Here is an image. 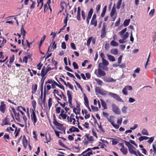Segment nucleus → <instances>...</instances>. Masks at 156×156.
Returning <instances> with one entry per match:
<instances>
[{
    "label": "nucleus",
    "instance_id": "6e6552de",
    "mask_svg": "<svg viewBox=\"0 0 156 156\" xmlns=\"http://www.w3.org/2000/svg\"><path fill=\"white\" fill-rule=\"evenodd\" d=\"M52 65H54V68H52L51 67H48V66H47L46 69L48 70V71H49L53 69H54L55 68V69H57V62L55 61V60H53L52 59Z\"/></svg>",
    "mask_w": 156,
    "mask_h": 156
},
{
    "label": "nucleus",
    "instance_id": "052dcab7",
    "mask_svg": "<svg viewBox=\"0 0 156 156\" xmlns=\"http://www.w3.org/2000/svg\"><path fill=\"white\" fill-rule=\"evenodd\" d=\"M61 108L60 107H56L55 111L57 114H59L60 113Z\"/></svg>",
    "mask_w": 156,
    "mask_h": 156
},
{
    "label": "nucleus",
    "instance_id": "6ab92c4d",
    "mask_svg": "<svg viewBox=\"0 0 156 156\" xmlns=\"http://www.w3.org/2000/svg\"><path fill=\"white\" fill-rule=\"evenodd\" d=\"M37 89V85L36 84L33 85L32 87V93L33 94H34Z\"/></svg>",
    "mask_w": 156,
    "mask_h": 156
},
{
    "label": "nucleus",
    "instance_id": "680f3d73",
    "mask_svg": "<svg viewBox=\"0 0 156 156\" xmlns=\"http://www.w3.org/2000/svg\"><path fill=\"white\" fill-rule=\"evenodd\" d=\"M51 84V87L52 89H55V86H57L58 83H56L55 81L54 82Z\"/></svg>",
    "mask_w": 156,
    "mask_h": 156
},
{
    "label": "nucleus",
    "instance_id": "f03ea898",
    "mask_svg": "<svg viewBox=\"0 0 156 156\" xmlns=\"http://www.w3.org/2000/svg\"><path fill=\"white\" fill-rule=\"evenodd\" d=\"M35 109H32V111H31V120L33 122V124L34 126H35L36 123L37 121V118L36 115L35 114Z\"/></svg>",
    "mask_w": 156,
    "mask_h": 156
},
{
    "label": "nucleus",
    "instance_id": "58836bf2",
    "mask_svg": "<svg viewBox=\"0 0 156 156\" xmlns=\"http://www.w3.org/2000/svg\"><path fill=\"white\" fill-rule=\"evenodd\" d=\"M122 0H119L117 3L116 7L118 9L120 8V5L122 3Z\"/></svg>",
    "mask_w": 156,
    "mask_h": 156
},
{
    "label": "nucleus",
    "instance_id": "13d9d810",
    "mask_svg": "<svg viewBox=\"0 0 156 156\" xmlns=\"http://www.w3.org/2000/svg\"><path fill=\"white\" fill-rule=\"evenodd\" d=\"M43 64H41V62H39L38 64L37 65V69L39 70H40L43 66Z\"/></svg>",
    "mask_w": 156,
    "mask_h": 156
},
{
    "label": "nucleus",
    "instance_id": "f8f14e48",
    "mask_svg": "<svg viewBox=\"0 0 156 156\" xmlns=\"http://www.w3.org/2000/svg\"><path fill=\"white\" fill-rule=\"evenodd\" d=\"M101 38H104L106 35V27L104 25H103L102 28L101 30Z\"/></svg>",
    "mask_w": 156,
    "mask_h": 156
},
{
    "label": "nucleus",
    "instance_id": "4be33fe9",
    "mask_svg": "<svg viewBox=\"0 0 156 156\" xmlns=\"http://www.w3.org/2000/svg\"><path fill=\"white\" fill-rule=\"evenodd\" d=\"M84 95V104L85 105H89V101L88 99L85 94H83Z\"/></svg>",
    "mask_w": 156,
    "mask_h": 156
},
{
    "label": "nucleus",
    "instance_id": "338daca9",
    "mask_svg": "<svg viewBox=\"0 0 156 156\" xmlns=\"http://www.w3.org/2000/svg\"><path fill=\"white\" fill-rule=\"evenodd\" d=\"M98 128L100 130V131H101L102 133H104L105 132V131L103 129L101 125H99L98 123Z\"/></svg>",
    "mask_w": 156,
    "mask_h": 156
},
{
    "label": "nucleus",
    "instance_id": "8fccbe9b",
    "mask_svg": "<svg viewBox=\"0 0 156 156\" xmlns=\"http://www.w3.org/2000/svg\"><path fill=\"white\" fill-rule=\"evenodd\" d=\"M141 133L143 135H148V133L147 131V130H146L145 129H143V130H142L141 132Z\"/></svg>",
    "mask_w": 156,
    "mask_h": 156
},
{
    "label": "nucleus",
    "instance_id": "cd10ccee",
    "mask_svg": "<svg viewBox=\"0 0 156 156\" xmlns=\"http://www.w3.org/2000/svg\"><path fill=\"white\" fill-rule=\"evenodd\" d=\"M90 24L94 25V27H96L97 25V20L96 19H92Z\"/></svg>",
    "mask_w": 156,
    "mask_h": 156
},
{
    "label": "nucleus",
    "instance_id": "6e6d98bb",
    "mask_svg": "<svg viewBox=\"0 0 156 156\" xmlns=\"http://www.w3.org/2000/svg\"><path fill=\"white\" fill-rule=\"evenodd\" d=\"M73 65L74 69H78L79 66L75 62H73Z\"/></svg>",
    "mask_w": 156,
    "mask_h": 156
},
{
    "label": "nucleus",
    "instance_id": "603ef678",
    "mask_svg": "<svg viewBox=\"0 0 156 156\" xmlns=\"http://www.w3.org/2000/svg\"><path fill=\"white\" fill-rule=\"evenodd\" d=\"M149 140L147 141V142L149 144H151L153 141L154 139V137H151L149 138Z\"/></svg>",
    "mask_w": 156,
    "mask_h": 156
},
{
    "label": "nucleus",
    "instance_id": "2eb2a0df",
    "mask_svg": "<svg viewBox=\"0 0 156 156\" xmlns=\"http://www.w3.org/2000/svg\"><path fill=\"white\" fill-rule=\"evenodd\" d=\"M24 25H22L21 26V34H22L23 38V39H25V37L26 36V34L27 33L26 31L24 29Z\"/></svg>",
    "mask_w": 156,
    "mask_h": 156
},
{
    "label": "nucleus",
    "instance_id": "0eeeda50",
    "mask_svg": "<svg viewBox=\"0 0 156 156\" xmlns=\"http://www.w3.org/2000/svg\"><path fill=\"white\" fill-rule=\"evenodd\" d=\"M20 107V106H18L17 107V108L16 109V112H20L22 116V117H23V120L25 121V122H26L27 121V119L26 117V116H25V114L23 112L22 110L20 109V108H21V107Z\"/></svg>",
    "mask_w": 156,
    "mask_h": 156
},
{
    "label": "nucleus",
    "instance_id": "a878e982",
    "mask_svg": "<svg viewBox=\"0 0 156 156\" xmlns=\"http://www.w3.org/2000/svg\"><path fill=\"white\" fill-rule=\"evenodd\" d=\"M67 115L66 114V113H65L64 114H60L58 117V118L59 119H61V118H62L63 119H65L67 117Z\"/></svg>",
    "mask_w": 156,
    "mask_h": 156
},
{
    "label": "nucleus",
    "instance_id": "0e129e2a",
    "mask_svg": "<svg viewBox=\"0 0 156 156\" xmlns=\"http://www.w3.org/2000/svg\"><path fill=\"white\" fill-rule=\"evenodd\" d=\"M86 154H84L83 155V156H90V155L93 154L92 151H90V152H89L87 153H85Z\"/></svg>",
    "mask_w": 156,
    "mask_h": 156
},
{
    "label": "nucleus",
    "instance_id": "79ce46f5",
    "mask_svg": "<svg viewBox=\"0 0 156 156\" xmlns=\"http://www.w3.org/2000/svg\"><path fill=\"white\" fill-rule=\"evenodd\" d=\"M104 80L107 82H112L115 81V80L114 79L112 78H107V79Z\"/></svg>",
    "mask_w": 156,
    "mask_h": 156
},
{
    "label": "nucleus",
    "instance_id": "423d86ee",
    "mask_svg": "<svg viewBox=\"0 0 156 156\" xmlns=\"http://www.w3.org/2000/svg\"><path fill=\"white\" fill-rule=\"evenodd\" d=\"M108 94L119 101L122 102H123V101L122 100V99L117 94H116L110 92L108 93Z\"/></svg>",
    "mask_w": 156,
    "mask_h": 156
},
{
    "label": "nucleus",
    "instance_id": "f257e3e1",
    "mask_svg": "<svg viewBox=\"0 0 156 156\" xmlns=\"http://www.w3.org/2000/svg\"><path fill=\"white\" fill-rule=\"evenodd\" d=\"M83 138L84 139L83 142L85 145H87L90 141H92L94 140L93 137L90 136L89 134H86Z\"/></svg>",
    "mask_w": 156,
    "mask_h": 156
},
{
    "label": "nucleus",
    "instance_id": "20e7f679",
    "mask_svg": "<svg viewBox=\"0 0 156 156\" xmlns=\"http://www.w3.org/2000/svg\"><path fill=\"white\" fill-rule=\"evenodd\" d=\"M98 72L97 70L96 69L94 71V73L98 77H101V76H105L106 73L105 72L100 68L98 69Z\"/></svg>",
    "mask_w": 156,
    "mask_h": 156
},
{
    "label": "nucleus",
    "instance_id": "72a5a7b5",
    "mask_svg": "<svg viewBox=\"0 0 156 156\" xmlns=\"http://www.w3.org/2000/svg\"><path fill=\"white\" fill-rule=\"evenodd\" d=\"M102 89H101L99 87H96L95 88V91L97 94H100Z\"/></svg>",
    "mask_w": 156,
    "mask_h": 156
},
{
    "label": "nucleus",
    "instance_id": "f3484780",
    "mask_svg": "<svg viewBox=\"0 0 156 156\" xmlns=\"http://www.w3.org/2000/svg\"><path fill=\"white\" fill-rule=\"evenodd\" d=\"M46 90L45 88V86L44 87V97L43 99L42 98V103H43L44 105H45L46 101Z\"/></svg>",
    "mask_w": 156,
    "mask_h": 156
},
{
    "label": "nucleus",
    "instance_id": "a19ab883",
    "mask_svg": "<svg viewBox=\"0 0 156 156\" xmlns=\"http://www.w3.org/2000/svg\"><path fill=\"white\" fill-rule=\"evenodd\" d=\"M52 100L51 98H49L48 100V105L49 109H50L52 105Z\"/></svg>",
    "mask_w": 156,
    "mask_h": 156
},
{
    "label": "nucleus",
    "instance_id": "1a4fd4ad",
    "mask_svg": "<svg viewBox=\"0 0 156 156\" xmlns=\"http://www.w3.org/2000/svg\"><path fill=\"white\" fill-rule=\"evenodd\" d=\"M6 109V105L4 103V101H2L1 102L0 105V111L3 114L5 113Z\"/></svg>",
    "mask_w": 156,
    "mask_h": 156
},
{
    "label": "nucleus",
    "instance_id": "3c124183",
    "mask_svg": "<svg viewBox=\"0 0 156 156\" xmlns=\"http://www.w3.org/2000/svg\"><path fill=\"white\" fill-rule=\"evenodd\" d=\"M74 81H75V83H76V85H77V86L78 88L81 91H83V88H82V87H81V86H80V83H78V82H77L75 81V80H74Z\"/></svg>",
    "mask_w": 156,
    "mask_h": 156
},
{
    "label": "nucleus",
    "instance_id": "5701e85b",
    "mask_svg": "<svg viewBox=\"0 0 156 156\" xmlns=\"http://www.w3.org/2000/svg\"><path fill=\"white\" fill-rule=\"evenodd\" d=\"M53 124L55 126L57 127L58 129V128H61V127H62V126H63V124L60 123L58 122L57 121L56 122H54Z\"/></svg>",
    "mask_w": 156,
    "mask_h": 156
},
{
    "label": "nucleus",
    "instance_id": "09e8293b",
    "mask_svg": "<svg viewBox=\"0 0 156 156\" xmlns=\"http://www.w3.org/2000/svg\"><path fill=\"white\" fill-rule=\"evenodd\" d=\"M91 106L93 112H97L98 111V109L97 107H95L93 105H91Z\"/></svg>",
    "mask_w": 156,
    "mask_h": 156
},
{
    "label": "nucleus",
    "instance_id": "a211bd4d",
    "mask_svg": "<svg viewBox=\"0 0 156 156\" xmlns=\"http://www.w3.org/2000/svg\"><path fill=\"white\" fill-rule=\"evenodd\" d=\"M106 56L108 57V60L112 62H114L115 61V59L114 56L108 54H107Z\"/></svg>",
    "mask_w": 156,
    "mask_h": 156
},
{
    "label": "nucleus",
    "instance_id": "7ed1b4c3",
    "mask_svg": "<svg viewBox=\"0 0 156 156\" xmlns=\"http://www.w3.org/2000/svg\"><path fill=\"white\" fill-rule=\"evenodd\" d=\"M11 109L15 117L18 122H20L21 120V116L19 112H16V110L14 108H11Z\"/></svg>",
    "mask_w": 156,
    "mask_h": 156
},
{
    "label": "nucleus",
    "instance_id": "b1692460",
    "mask_svg": "<svg viewBox=\"0 0 156 156\" xmlns=\"http://www.w3.org/2000/svg\"><path fill=\"white\" fill-rule=\"evenodd\" d=\"M101 104L102 106L104 108V109H107V107L106 103L103 99H101Z\"/></svg>",
    "mask_w": 156,
    "mask_h": 156
},
{
    "label": "nucleus",
    "instance_id": "37998d69",
    "mask_svg": "<svg viewBox=\"0 0 156 156\" xmlns=\"http://www.w3.org/2000/svg\"><path fill=\"white\" fill-rule=\"evenodd\" d=\"M41 76H44L45 77V76L46 75V74L45 73V71H44V66L42 69L41 71Z\"/></svg>",
    "mask_w": 156,
    "mask_h": 156
},
{
    "label": "nucleus",
    "instance_id": "c756f323",
    "mask_svg": "<svg viewBox=\"0 0 156 156\" xmlns=\"http://www.w3.org/2000/svg\"><path fill=\"white\" fill-rule=\"evenodd\" d=\"M116 9L115 7L113 6L111 10V13H110V16L111 17H112L114 15L115 13V12Z\"/></svg>",
    "mask_w": 156,
    "mask_h": 156
},
{
    "label": "nucleus",
    "instance_id": "412c9836",
    "mask_svg": "<svg viewBox=\"0 0 156 156\" xmlns=\"http://www.w3.org/2000/svg\"><path fill=\"white\" fill-rule=\"evenodd\" d=\"M110 139L112 140V144L115 145L119 142L118 140L116 138H110Z\"/></svg>",
    "mask_w": 156,
    "mask_h": 156
},
{
    "label": "nucleus",
    "instance_id": "e433bc0d",
    "mask_svg": "<svg viewBox=\"0 0 156 156\" xmlns=\"http://www.w3.org/2000/svg\"><path fill=\"white\" fill-rule=\"evenodd\" d=\"M93 38V37H89L87 39V45L89 47L90 46V43L91 42V41H92V38Z\"/></svg>",
    "mask_w": 156,
    "mask_h": 156
},
{
    "label": "nucleus",
    "instance_id": "39448f33",
    "mask_svg": "<svg viewBox=\"0 0 156 156\" xmlns=\"http://www.w3.org/2000/svg\"><path fill=\"white\" fill-rule=\"evenodd\" d=\"M112 110L115 114L119 115L121 113L120 109L115 104H112Z\"/></svg>",
    "mask_w": 156,
    "mask_h": 156
},
{
    "label": "nucleus",
    "instance_id": "7c9ffc66",
    "mask_svg": "<svg viewBox=\"0 0 156 156\" xmlns=\"http://www.w3.org/2000/svg\"><path fill=\"white\" fill-rule=\"evenodd\" d=\"M149 137L146 136H141L138 138L139 140L141 142L144 140H147L149 139Z\"/></svg>",
    "mask_w": 156,
    "mask_h": 156
},
{
    "label": "nucleus",
    "instance_id": "49530a36",
    "mask_svg": "<svg viewBox=\"0 0 156 156\" xmlns=\"http://www.w3.org/2000/svg\"><path fill=\"white\" fill-rule=\"evenodd\" d=\"M55 81L52 79H48L47 81L45 82V85L47 84H52Z\"/></svg>",
    "mask_w": 156,
    "mask_h": 156
},
{
    "label": "nucleus",
    "instance_id": "e2e57ef3",
    "mask_svg": "<svg viewBox=\"0 0 156 156\" xmlns=\"http://www.w3.org/2000/svg\"><path fill=\"white\" fill-rule=\"evenodd\" d=\"M127 108L126 106H123L122 108V112L124 113H126Z\"/></svg>",
    "mask_w": 156,
    "mask_h": 156
},
{
    "label": "nucleus",
    "instance_id": "aec40b11",
    "mask_svg": "<svg viewBox=\"0 0 156 156\" xmlns=\"http://www.w3.org/2000/svg\"><path fill=\"white\" fill-rule=\"evenodd\" d=\"M67 94L68 98V101H72V94L69 90H68L67 91Z\"/></svg>",
    "mask_w": 156,
    "mask_h": 156
},
{
    "label": "nucleus",
    "instance_id": "bf43d9fd",
    "mask_svg": "<svg viewBox=\"0 0 156 156\" xmlns=\"http://www.w3.org/2000/svg\"><path fill=\"white\" fill-rule=\"evenodd\" d=\"M61 94H62L63 96V100L65 101H66V102L67 104L68 103L67 102V101L66 97L64 95L63 93L62 92H61Z\"/></svg>",
    "mask_w": 156,
    "mask_h": 156
},
{
    "label": "nucleus",
    "instance_id": "4c0bfd02",
    "mask_svg": "<svg viewBox=\"0 0 156 156\" xmlns=\"http://www.w3.org/2000/svg\"><path fill=\"white\" fill-rule=\"evenodd\" d=\"M30 56L29 55L27 56H25L23 58V62H25V63H27L28 62V58H30Z\"/></svg>",
    "mask_w": 156,
    "mask_h": 156
},
{
    "label": "nucleus",
    "instance_id": "c85d7f7f",
    "mask_svg": "<svg viewBox=\"0 0 156 156\" xmlns=\"http://www.w3.org/2000/svg\"><path fill=\"white\" fill-rule=\"evenodd\" d=\"M111 53L114 55H116L118 53V50L117 49H112L110 50Z\"/></svg>",
    "mask_w": 156,
    "mask_h": 156
},
{
    "label": "nucleus",
    "instance_id": "c03bdc74",
    "mask_svg": "<svg viewBox=\"0 0 156 156\" xmlns=\"http://www.w3.org/2000/svg\"><path fill=\"white\" fill-rule=\"evenodd\" d=\"M127 30V29L126 28H124V29H123V30H121V31L119 32V34L121 36H122V35H123V34L125 33L126 32V31Z\"/></svg>",
    "mask_w": 156,
    "mask_h": 156
},
{
    "label": "nucleus",
    "instance_id": "4d7b16f0",
    "mask_svg": "<svg viewBox=\"0 0 156 156\" xmlns=\"http://www.w3.org/2000/svg\"><path fill=\"white\" fill-rule=\"evenodd\" d=\"M4 138L7 142V140H9V136L8 134L5 133L4 136Z\"/></svg>",
    "mask_w": 156,
    "mask_h": 156
},
{
    "label": "nucleus",
    "instance_id": "9b49d317",
    "mask_svg": "<svg viewBox=\"0 0 156 156\" xmlns=\"http://www.w3.org/2000/svg\"><path fill=\"white\" fill-rule=\"evenodd\" d=\"M93 9L92 8H91L90 9V11L88 12V16L87 18V23L88 24L89 23V20L91 19L92 15L93 13Z\"/></svg>",
    "mask_w": 156,
    "mask_h": 156
},
{
    "label": "nucleus",
    "instance_id": "f704fd0d",
    "mask_svg": "<svg viewBox=\"0 0 156 156\" xmlns=\"http://www.w3.org/2000/svg\"><path fill=\"white\" fill-rule=\"evenodd\" d=\"M46 37V36L44 35L43 37L42 38L39 44V48H40L41 45H42L43 42L44 41Z\"/></svg>",
    "mask_w": 156,
    "mask_h": 156
},
{
    "label": "nucleus",
    "instance_id": "5fc2aeb1",
    "mask_svg": "<svg viewBox=\"0 0 156 156\" xmlns=\"http://www.w3.org/2000/svg\"><path fill=\"white\" fill-rule=\"evenodd\" d=\"M6 42V40L4 38H3L2 42L1 44H0V48H2L4 46V44Z\"/></svg>",
    "mask_w": 156,
    "mask_h": 156
},
{
    "label": "nucleus",
    "instance_id": "dca6fc26",
    "mask_svg": "<svg viewBox=\"0 0 156 156\" xmlns=\"http://www.w3.org/2000/svg\"><path fill=\"white\" fill-rule=\"evenodd\" d=\"M69 131L70 132L72 133L74 132H79L80 131L77 128L74 126H72V127L69 129Z\"/></svg>",
    "mask_w": 156,
    "mask_h": 156
},
{
    "label": "nucleus",
    "instance_id": "de8ad7c7",
    "mask_svg": "<svg viewBox=\"0 0 156 156\" xmlns=\"http://www.w3.org/2000/svg\"><path fill=\"white\" fill-rule=\"evenodd\" d=\"M95 80L97 82L98 84L100 86H101L103 82L98 79H95Z\"/></svg>",
    "mask_w": 156,
    "mask_h": 156
},
{
    "label": "nucleus",
    "instance_id": "a18cd8bd",
    "mask_svg": "<svg viewBox=\"0 0 156 156\" xmlns=\"http://www.w3.org/2000/svg\"><path fill=\"white\" fill-rule=\"evenodd\" d=\"M108 93L107 91L102 89L100 94L102 95H106L108 94Z\"/></svg>",
    "mask_w": 156,
    "mask_h": 156
},
{
    "label": "nucleus",
    "instance_id": "4468645a",
    "mask_svg": "<svg viewBox=\"0 0 156 156\" xmlns=\"http://www.w3.org/2000/svg\"><path fill=\"white\" fill-rule=\"evenodd\" d=\"M51 2V0H48L47 3L44 5V12H45L46 11L48 10L49 8L50 7V5Z\"/></svg>",
    "mask_w": 156,
    "mask_h": 156
},
{
    "label": "nucleus",
    "instance_id": "ddd939ff",
    "mask_svg": "<svg viewBox=\"0 0 156 156\" xmlns=\"http://www.w3.org/2000/svg\"><path fill=\"white\" fill-rule=\"evenodd\" d=\"M22 144L23 145V147L25 149L27 148V146L28 144L26 136L24 135L23 136V140H22Z\"/></svg>",
    "mask_w": 156,
    "mask_h": 156
},
{
    "label": "nucleus",
    "instance_id": "393cba45",
    "mask_svg": "<svg viewBox=\"0 0 156 156\" xmlns=\"http://www.w3.org/2000/svg\"><path fill=\"white\" fill-rule=\"evenodd\" d=\"M20 130V128H16L14 132L15 137H16L18 135Z\"/></svg>",
    "mask_w": 156,
    "mask_h": 156
},
{
    "label": "nucleus",
    "instance_id": "ea45409f",
    "mask_svg": "<svg viewBox=\"0 0 156 156\" xmlns=\"http://www.w3.org/2000/svg\"><path fill=\"white\" fill-rule=\"evenodd\" d=\"M102 63L104 66H107L109 64L108 62L105 59H103Z\"/></svg>",
    "mask_w": 156,
    "mask_h": 156
},
{
    "label": "nucleus",
    "instance_id": "9d476101",
    "mask_svg": "<svg viewBox=\"0 0 156 156\" xmlns=\"http://www.w3.org/2000/svg\"><path fill=\"white\" fill-rule=\"evenodd\" d=\"M120 144L121 146L120 149V151L124 155H126L128 153L127 149V148L125 147L123 143H120Z\"/></svg>",
    "mask_w": 156,
    "mask_h": 156
},
{
    "label": "nucleus",
    "instance_id": "69168bd1",
    "mask_svg": "<svg viewBox=\"0 0 156 156\" xmlns=\"http://www.w3.org/2000/svg\"><path fill=\"white\" fill-rule=\"evenodd\" d=\"M122 92L123 94L125 95H127L128 94L127 90L125 87H124V88L122 90Z\"/></svg>",
    "mask_w": 156,
    "mask_h": 156
},
{
    "label": "nucleus",
    "instance_id": "bb28decb",
    "mask_svg": "<svg viewBox=\"0 0 156 156\" xmlns=\"http://www.w3.org/2000/svg\"><path fill=\"white\" fill-rule=\"evenodd\" d=\"M111 45L113 46H117L119 45L118 43L114 40L112 41L110 43Z\"/></svg>",
    "mask_w": 156,
    "mask_h": 156
},
{
    "label": "nucleus",
    "instance_id": "774afa93",
    "mask_svg": "<svg viewBox=\"0 0 156 156\" xmlns=\"http://www.w3.org/2000/svg\"><path fill=\"white\" fill-rule=\"evenodd\" d=\"M127 90H131L133 89L132 87L130 86H126L125 87Z\"/></svg>",
    "mask_w": 156,
    "mask_h": 156
},
{
    "label": "nucleus",
    "instance_id": "864d4df0",
    "mask_svg": "<svg viewBox=\"0 0 156 156\" xmlns=\"http://www.w3.org/2000/svg\"><path fill=\"white\" fill-rule=\"evenodd\" d=\"M10 60L9 63L10 64H11L12 63H13L14 60V56L13 55L11 57H10Z\"/></svg>",
    "mask_w": 156,
    "mask_h": 156
},
{
    "label": "nucleus",
    "instance_id": "c9c22d12",
    "mask_svg": "<svg viewBox=\"0 0 156 156\" xmlns=\"http://www.w3.org/2000/svg\"><path fill=\"white\" fill-rule=\"evenodd\" d=\"M129 35V33L128 32H126L122 36V38L124 40H125L128 37Z\"/></svg>",
    "mask_w": 156,
    "mask_h": 156
},
{
    "label": "nucleus",
    "instance_id": "2f4dec72",
    "mask_svg": "<svg viewBox=\"0 0 156 156\" xmlns=\"http://www.w3.org/2000/svg\"><path fill=\"white\" fill-rule=\"evenodd\" d=\"M80 108L77 109L76 108H75L73 109V112H74L76 115H77V114H80Z\"/></svg>",
    "mask_w": 156,
    "mask_h": 156
},
{
    "label": "nucleus",
    "instance_id": "473e14b6",
    "mask_svg": "<svg viewBox=\"0 0 156 156\" xmlns=\"http://www.w3.org/2000/svg\"><path fill=\"white\" fill-rule=\"evenodd\" d=\"M130 21L129 19L128 20H125L123 23V25L124 27H126L128 26L129 24Z\"/></svg>",
    "mask_w": 156,
    "mask_h": 156
}]
</instances>
